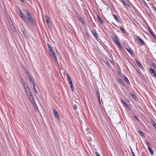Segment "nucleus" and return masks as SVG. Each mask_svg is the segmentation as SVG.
I'll list each match as a JSON object with an SVG mask.
<instances>
[{
  "label": "nucleus",
  "instance_id": "1",
  "mask_svg": "<svg viewBox=\"0 0 156 156\" xmlns=\"http://www.w3.org/2000/svg\"><path fill=\"white\" fill-rule=\"evenodd\" d=\"M19 14L21 18L23 20L24 22L25 23H27V21L26 20V17L25 16V15L22 13L21 10L19 9Z\"/></svg>",
  "mask_w": 156,
  "mask_h": 156
},
{
  "label": "nucleus",
  "instance_id": "2",
  "mask_svg": "<svg viewBox=\"0 0 156 156\" xmlns=\"http://www.w3.org/2000/svg\"><path fill=\"white\" fill-rule=\"evenodd\" d=\"M26 20L27 21V23H26L27 24H28L29 23H30L32 25H33L34 23V20L32 18L31 16L27 18H26Z\"/></svg>",
  "mask_w": 156,
  "mask_h": 156
},
{
  "label": "nucleus",
  "instance_id": "3",
  "mask_svg": "<svg viewBox=\"0 0 156 156\" xmlns=\"http://www.w3.org/2000/svg\"><path fill=\"white\" fill-rule=\"evenodd\" d=\"M117 36H116V37H112V39L114 40V41L116 43L117 45L120 48H121L122 47V46L121 45L119 41L118 38Z\"/></svg>",
  "mask_w": 156,
  "mask_h": 156
},
{
  "label": "nucleus",
  "instance_id": "4",
  "mask_svg": "<svg viewBox=\"0 0 156 156\" xmlns=\"http://www.w3.org/2000/svg\"><path fill=\"white\" fill-rule=\"evenodd\" d=\"M51 109L53 111V114L55 117L58 119H59V117L58 115V114L57 111L54 108H52Z\"/></svg>",
  "mask_w": 156,
  "mask_h": 156
},
{
  "label": "nucleus",
  "instance_id": "5",
  "mask_svg": "<svg viewBox=\"0 0 156 156\" xmlns=\"http://www.w3.org/2000/svg\"><path fill=\"white\" fill-rule=\"evenodd\" d=\"M135 40L137 41H139V42L138 43H139L141 45H144L145 44L144 42L139 36H138L137 38L135 39Z\"/></svg>",
  "mask_w": 156,
  "mask_h": 156
},
{
  "label": "nucleus",
  "instance_id": "6",
  "mask_svg": "<svg viewBox=\"0 0 156 156\" xmlns=\"http://www.w3.org/2000/svg\"><path fill=\"white\" fill-rule=\"evenodd\" d=\"M149 70L151 74L152 75L156 77V73L155 71L152 68L149 69Z\"/></svg>",
  "mask_w": 156,
  "mask_h": 156
},
{
  "label": "nucleus",
  "instance_id": "7",
  "mask_svg": "<svg viewBox=\"0 0 156 156\" xmlns=\"http://www.w3.org/2000/svg\"><path fill=\"white\" fill-rule=\"evenodd\" d=\"M22 81H21L25 89L26 88H27L29 87L28 85L25 82V81L23 80V79H22Z\"/></svg>",
  "mask_w": 156,
  "mask_h": 156
},
{
  "label": "nucleus",
  "instance_id": "8",
  "mask_svg": "<svg viewBox=\"0 0 156 156\" xmlns=\"http://www.w3.org/2000/svg\"><path fill=\"white\" fill-rule=\"evenodd\" d=\"M68 81L69 83V84L71 88L72 91H73L74 90V87H73V82L72 80L71 79L70 80H68Z\"/></svg>",
  "mask_w": 156,
  "mask_h": 156
},
{
  "label": "nucleus",
  "instance_id": "9",
  "mask_svg": "<svg viewBox=\"0 0 156 156\" xmlns=\"http://www.w3.org/2000/svg\"><path fill=\"white\" fill-rule=\"evenodd\" d=\"M50 54L51 56L53 58H56V56L55 55V52L53 51L50 52Z\"/></svg>",
  "mask_w": 156,
  "mask_h": 156
},
{
  "label": "nucleus",
  "instance_id": "10",
  "mask_svg": "<svg viewBox=\"0 0 156 156\" xmlns=\"http://www.w3.org/2000/svg\"><path fill=\"white\" fill-rule=\"evenodd\" d=\"M31 83L33 85V89H34L35 92L36 93L38 94V92L37 91V90H36V88H35V85L34 83V81L33 80H32V81L31 82Z\"/></svg>",
  "mask_w": 156,
  "mask_h": 156
},
{
  "label": "nucleus",
  "instance_id": "11",
  "mask_svg": "<svg viewBox=\"0 0 156 156\" xmlns=\"http://www.w3.org/2000/svg\"><path fill=\"white\" fill-rule=\"evenodd\" d=\"M121 101L122 104L124 105V106L126 108H129V105L127 103H126L122 99L121 100Z\"/></svg>",
  "mask_w": 156,
  "mask_h": 156
},
{
  "label": "nucleus",
  "instance_id": "12",
  "mask_svg": "<svg viewBox=\"0 0 156 156\" xmlns=\"http://www.w3.org/2000/svg\"><path fill=\"white\" fill-rule=\"evenodd\" d=\"M45 20L47 25L49 26V18L47 16H46L45 17Z\"/></svg>",
  "mask_w": 156,
  "mask_h": 156
},
{
  "label": "nucleus",
  "instance_id": "13",
  "mask_svg": "<svg viewBox=\"0 0 156 156\" xmlns=\"http://www.w3.org/2000/svg\"><path fill=\"white\" fill-rule=\"evenodd\" d=\"M147 148L151 154L153 155L154 154V151L150 147H148Z\"/></svg>",
  "mask_w": 156,
  "mask_h": 156
},
{
  "label": "nucleus",
  "instance_id": "14",
  "mask_svg": "<svg viewBox=\"0 0 156 156\" xmlns=\"http://www.w3.org/2000/svg\"><path fill=\"white\" fill-rule=\"evenodd\" d=\"M149 31L150 32L151 34L153 36V37L154 38H156V36L155 35V34H154L153 33V32L151 30L150 28H149Z\"/></svg>",
  "mask_w": 156,
  "mask_h": 156
},
{
  "label": "nucleus",
  "instance_id": "15",
  "mask_svg": "<svg viewBox=\"0 0 156 156\" xmlns=\"http://www.w3.org/2000/svg\"><path fill=\"white\" fill-rule=\"evenodd\" d=\"M91 31L94 36L96 38H97L98 37V35L94 31L92 30H91Z\"/></svg>",
  "mask_w": 156,
  "mask_h": 156
},
{
  "label": "nucleus",
  "instance_id": "16",
  "mask_svg": "<svg viewBox=\"0 0 156 156\" xmlns=\"http://www.w3.org/2000/svg\"><path fill=\"white\" fill-rule=\"evenodd\" d=\"M97 17L98 18L100 23L101 24H103V22L101 19L98 16H97Z\"/></svg>",
  "mask_w": 156,
  "mask_h": 156
},
{
  "label": "nucleus",
  "instance_id": "17",
  "mask_svg": "<svg viewBox=\"0 0 156 156\" xmlns=\"http://www.w3.org/2000/svg\"><path fill=\"white\" fill-rule=\"evenodd\" d=\"M47 45L50 52L51 51H53V50L52 49L51 47V46L48 43L47 44Z\"/></svg>",
  "mask_w": 156,
  "mask_h": 156
},
{
  "label": "nucleus",
  "instance_id": "18",
  "mask_svg": "<svg viewBox=\"0 0 156 156\" xmlns=\"http://www.w3.org/2000/svg\"><path fill=\"white\" fill-rule=\"evenodd\" d=\"M25 91L26 93H29V92L30 93V91H31L30 90V88L29 87L26 88L25 89Z\"/></svg>",
  "mask_w": 156,
  "mask_h": 156
},
{
  "label": "nucleus",
  "instance_id": "19",
  "mask_svg": "<svg viewBox=\"0 0 156 156\" xmlns=\"http://www.w3.org/2000/svg\"><path fill=\"white\" fill-rule=\"evenodd\" d=\"M126 49L127 51L132 56H133V53L132 51H131V49L130 48H126Z\"/></svg>",
  "mask_w": 156,
  "mask_h": 156
},
{
  "label": "nucleus",
  "instance_id": "20",
  "mask_svg": "<svg viewBox=\"0 0 156 156\" xmlns=\"http://www.w3.org/2000/svg\"><path fill=\"white\" fill-rule=\"evenodd\" d=\"M151 122H152L153 126H154V128L156 129V124L155 122L153 119H152L151 120Z\"/></svg>",
  "mask_w": 156,
  "mask_h": 156
},
{
  "label": "nucleus",
  "instance_id": "21",
  "mask_svg": "<svg viewBox=\"0 0 156 156\" xmlns=\"http://www.w3.org/2000/svg\"><path fill=\"white\" fill-rule=\"evenodd\" d=\"M136 62L137 63V64L138 65L139 67L141 68L142 69V68L143 67V66L142 65L139 63V62L138 61H136Z\"/></svg>",
  "mask_w": 156,
  "mask_h": 156
},
{
  "label": "nucleus",
  "instance_id": "22",
  "mask_svg": "<svg viewBox=\"0 0 156 156\" xmlns=\"http://www.w3.org/2000/svg\"><path fill=\"white\" fill-rule=\"evenodd\" d=\"M29 98L31 102H34V99L33 96L32 97H29Z\"/></svg>",
  "mask_w": 156,
  "mask_h": 156
},
{
  "label": "nucleus",
  "instance_id": "23",
  "mask_svg": "<svg viewBox=\"0 0 156 156\" xmlns=\"http://www.w3.org/2000/svg\"><path fill=\"white\" fill-rule=\"evenodd\" d=\"M118 81L121 83L122 84V85H124V84L123 82V81L120 79H118Z\"/></svg>",
  "mask_w": 156,
  "mask_h": 156
},
{
  "label": "nucleus",
  "instance_id": "24",
  "mask_svg": "<svg viewBox=\"0 0 156 156\" xmlns=\"http://www.w3.org/2000/svg\"><path fill=\"white\" fill-rule=\"evenodd\" d=\"M79 20L84 25H85V23L84 22L82 18L80 19Z\"/></svg>",
  "mask_w": 156,
  "mask_h": 156
},
{
  "label": "nucleus",
  "instance_id": "25",
  "mask_svg": "<svg viewBox=\"0 0 156 156\" xmlns=\"http://www.w3.org/2000/svg\"><path fill=\"white\" fill-rule=\"evenodd\" d=\"M28 97H32L33 96V94H32L31 91L30 92H29V93H27Z\"/></svg>",
  "mask_w": 156,
  "mask_h": 156
},
{
  "label": "nucleus",
  "instance_id": "26",
  "mask_svg": "<svg viewBox=\"0 0 156 156\" xmlns=\"http://www.w3.org/2000/svg\"><path fill=\"white\" fill-rule=\"evenodd\" d=\"M113 16L114 18L116 20V21L118 22V18L114 14H113Z\"/></svg>",
  "mask_w": 156,
  "mask_h": 156
},
{
  "label": "nucleus",
  "instance_id": "27",
  "mask_svg": "<svg viewBox=\"0 0 156 156\" xmlns=\"http://www.w3.org/2000/svg\"><path fill=\"white\" fill-rule=\"evenodd\" d=\"M139 133L140 134V135L141 136H144V133L143 131H139Z\"/></svg>",
  "mask_w": 156,
  "mask_h": 156
},
{
  "label": "nucleus",
  "instance_id": "28",
  "mask_svg": "<svg viewBox=\"0 0 156 156\" xmlns=\"http://www.w3.org/2000/svg\"><path fill=\"white\" fill-rule=\"evenodd\" d=\"M67 79L68 80H71V78L69 75L68 73L67 74Z\"/></svg>",
  "mask_w": 156,
  "mask_h": 156
},
{
  "label": "nucleus",
  "instance_id": "29",
  "mask_svg": "<svg viewBox=\"0 0 156 156\" xmlns=\"http://www.w3.org/2000/svg\"><path fill=\"white\" fill-rule=\"evenodd\" d=\"M120 29L124 33H125L126 32V31L124 29L121 27H120Z\"/></svg>",
  "mask_w": 156,
  "mask_h": 156
},
{
  "label": "nucleus",
  "instance_id": "30",
  "mask_svg": "<svg viewBox=\"0 0 156 156\" xmlns=\"http://www.w3.org/2000/svg\"><path fill=\"white\" fill-rule=\"evenodd\" d=\"M130 95L133 98H136V96L135 95H134L133 93H131L130 94Z\"/></svg>",
  "mask_w": 156,
  "mask_h": 156
},
{
  "label": "nucleus",
  "instance_id": "31",
  "mask_svg": "<svg viewBox=\"0 0 156 156\" xmlns=\"http://www.w3.org/2000/svg\"><path fill=\"white\" fill-rule=\"evenodd\" d=\"M124 79L127 82V83H129V80H128V79H127V78L126 76H124Z\"/></svg>",
  "mask_w": 156,
  "mask_h": 156
},
{
  "label": "nucleus",
  "instance_id": "32",
  "mask_svg": "<svg viewBox=\"0 0 156 156\" xmlns=\"http://www.w3.org/2000/svg\"><path fill=\"white\" fill-rule=\"evenodd\" d=\"M26 16H27V17H26V18H27L29 17H30V16L31 15H30V13H27V14L26 15Z\"/></svg>",
  "mask_w": 156,
  "mask_h": 156
},
{
  "label": "nucleus",
  "instance_id": "33",
  "mask_svg": "<svg viewBox=\"0 0 156 156\" xmlns=\"http://www.w3.org/2000/svg\"><path fill=\"white\" fill-rule=\"evenodd\" d=\"M25 12L27 14V13H30L29 11L27 9H25Z\"/></svg>",
  "mask_w": 156,
  "mask_h": 156
},
{
  "label": "nucleus",
  "instance_id": "34",
  "mask_svg": "<svg viewBox=\"0 0 156 156\" xmlns=\"http://www.w3.org/2000/svg\"><path fill=\"white\" fill-rule=\"evenodd\" d=\"M146 144H147V147H150L149 146V145H150V143H149V142H146Z\"/></svg>",
  "mask_w": 156,
  "mask_h": 156
},
{
  "label": "nucleus",
  "instance_id": "35",
  "mask_svg": "<svg viewBox=\"0 0 156 156\" xmlns=\"http://www.w3.org/2000/svg\"><path fill=\"white\" fill-rule=\"evenodd\" d=\"M77 106L76 105H75L74 106V110L77 109Z\"/></svg>",
  "mask_w": 156,
  "mask_h": 156
},
{
  "label": "nucleus",
  "instance_id": "36",
  "mask_svg": "<svg viewBox=\"0 0 156 156\" xmlns=\"http://www.w3.org/2000/svg\"><path fill=\"white\" fill-rule=\"evenodd\" d=\"M89 134L90 135V140H92V137H93V136L92 134Z\"/></svg>",
  "mask_w": 156,
  "mask_h": 156
},
{
  "label": "nucleus",
  "instance_id": "37",
  "mask_svg": "<svg viewBox=\"0 0 156 156\" xmlns=\"http://www.w3.org/2000/svg\"><path fill=\"white\" fill-rule=\"evenodd\" d=\"M29 80L31 82L32 80V78L30 76H29Z\"/></svg>",
  "mask_w": 156,
  "mask_h": 156
},
{
  "label": "nucleus",
  "instance_id": "38",
  "mask_svg": "<svg viewBox=\"0 0 156 156\" xmlns=\"http://www.w3.org/2000/svg\"><path fill=\"white\" fill-rule=\"evenodd\" d=\"M95 154L96 156H100L99 154H98L97 152H95Z\"/></svg>",
  "mask_w": 156,
  "mask_h": 156
},
{
  "label": "nucleus",
  "instance_id": "39",
  "mask_svg": "<svg viewBox=\"0 0 156 156\" xmlns=\"http://www.w3.org/2000/svg\"><path fill=\"white\" fill-rule=\"evenodd\" d=\"M77 18L79 20L80 19H81V18L80 17V16H77Z\"/></svg>",
  "mask_w": 156,
  "mask_h": 156
},
{
  "label": "nucleus",
  "instance_id": "40",
  "mask_svg": "<svg viewBox=\"0 0 156 156\" xmlns=\"http://www.w3.org/2000/svg\"><path fill=\"white\" fill-rule=\"evenodd\" d=\"M134 117L135 118H136V119L137 120H138V121H139V119H138V118H137V117L136 116V115H134Z\"/></svg>",
  "mask_w": 156,
  "mask_h": 156
},
{
  "label": "nucleus",
  "instance_id": "41",
  "mask_svg": "<svg viewBox=\"0 0 156 156\" xmlns=\"http://www.w3.org/2000/svg\"><path fill=\"white\" fill-rule=\"evenodd\" d=\"M152 8L153 9L156 10V9L154 6H152Z\"/></svg>",
  "mask_w": 156,
  "mask_h": 156
},
{
  "label": "nucleus",
  "instance_id": "42",
  "mask_svg": "<svg viewBox=\"0 0 156 156\" xmlns=\"http://www.w3.org/2000/svg\"><path fill=\"white\" fill-rule=\"evenodd\" d=\"M122 2L125 5H126V3L125 2V1L124 0H122Z\"/></svg>",
  "mask_w": 156,
  "mask_h": 156
},
{
  "label": "nucleus",
  "instance_id": "43",
  "mask_svg": "<svg viewBox=\"0 0 156 156\" xmlns=\"http://www.w3.org/2000/svg\"><path fill=\"white\" fill-rule=\"evenodd\" d=\"M131 153H132V156H133L135 155V154H134L133 151H132V152Z\"/></svg>",
  "mask_w": 156,
  "mask_h": 156
},
{
  "label": "nucleus",
  "instance_id": "44",
  "mask_svg": "<svg viewBox=\"0 0 156 156\" xmlns=\"http://www.w3.org/2000/svg\"><path fill=\"white\" fill-rule=\"evenodd\" d=\"M27 75L29 76H29H30V75L28 73V72H27Z\"/></svg>",
  "mask_w": 156,
  "mask_h": 156
},
{
  "label": "nucleus",
  "instance_id": "45",
  "mask_svg": "<svg viewBox=\"0 0 156 156\" xmlns=\"http://www.w3.org/2000/svg\"><path fill=\"white\" fill-rule=\"evenodd\" d=\"M145 5L148 8H149V7L148 6V5L147 4H145Z\"/></svg>",
  "mask_w": 156,
  "mask_h": 156
},
{
  "label": "nucleus",
  "instance_id": "46",
  "mask_svg": "<svg viewBox=\"0 0 156 156\" xmlns=\"http://www.w3.org/2000/svg\"><path fill=\"white\" fill-rule=\"evenodd\" d=\"M97 95L98 97L99 96H100L99 93H98V94H97Z\"/></svg>",
  "mask_w": 156,
  "mask_h": 156
},
{
  "label": "nucleus",
  "instance_id": "47",
  "mask_svg": "<svg viewBox=\"0 0 156 156\" xmlns=\"http://www.w3.org/2000/svg\"><path fill=\"white\" fill-rule=\"evenodd\" d=\"M96 93H97V94H98V93H99V91L98 90V91L96 92Z\"/></svg>",
  "mask_w": 156,
  "mask_h": 156
},
{
  "label": "nucleus",
  "instance_id": "48",
  "mask_svg": "<svg viewBox=\"0 0 156 156\" xmlns=\"http://www.w3.org/2000/svg\"><path fill=\"white\" fill-rule=\"evenodd\" d=\"M98 100L100 99V96H99L98 97Z\"/></svg>",
  "mask_w": 156,
  "mask_h": 156
},
{
  "label": "nucleus",
  "instance_id": "49",
  "mask_svg": "<svg viewBox=\"0 0 156 156\" xmlns=\"http://www.w3.org/2000/svg\"><path fill=\"white\" fill-rule=\"evenodd\" d=\"M98 101H99V103L100 104H101V101H100V99L98 100Z\"/></svg>",
  "mask_w": 156,
  "mask_h": 156
},
{
  "label": "nucleus",
  "instance_id": "50",
  "mask_svg": "<svg viewBox=\"0 0 156 156\" xmlns=\"http://www.w3.org/2000/svg\"><path fill=\"white\" fill-rule=\"evenodd\" d=\"M22 2H24V0H20Z\"/></svg>",
  "mask_w": 156,
  "mask_h": 156
},
{
  "label": "nucleus",
  "instance_id": "51",
  "mask_svg": "<svg viewBox=\"0 0 156 156\" xmlns=\"http://www.w3.org/2000/svg\"><path fill=\"white\" fill-rule=\"evenodd\" d=\"M131 152H132V151H133L132 149H131Z\"/></svg>",
  "mask_w": 156,
  "mask_h": 156
},
{
  "label": "nucleus",
  "instance_id": "52",
  "mask_svg": "<svg viewBox=\"0 0 156 156\" xmlns=\"http://www.w3.org/2000/svg\"><path fill=\"white\" fill-rule=\"evenodd\" d=\"M119 74H121V72H119Z\"/></svg>",
  "mask_w": 156,
  "mask_h": 156
},
{
  "label": "nucleus",
  "instance_id": "53",
  "mask_svg": "<svg viewBox=\"0 0 156 156\" xmlns=\"http://www.w3.org/2000/svg\"><path fill=\"white\" fill-rule=\"evenodd\" d=\"M119 74H121V72H119Z\"/></svg>",
  "mask_w": 156,
  "mask_h": 156
},
{
  "label": "nucleus",
  "instance_id": "54",
  "mask_svg": "<svg viewBox=\"0 0 156 156\" xmlns=\"http://www.w3.org/2000/svg\"><path fill=\"white\" fill-rule=\"evenodd\" d=\"M119 74H121V72H119Z\"/></svg>",
  "mask_w": 156,
  "mask_h": 156
},
{
  "label": "nucleus",
  "instance_id": "55",
  "mask_svg": "<svg viewBox=\"0 0 156 156\" xmlns=\"http://www.w3.org/2000/svg\"><path fill=\"white\" fill-rule=\"evenodd\" d=\"M127 5V6H129V5Z\"/></svg>",
  "mask_w": 156,
  "mask_h": 156
},
{
  "label": "nucleus",
  "instance_id": "56",
  "mask_svg": "<svg viewBox=\"0 0 156 156\" xmlns=\"http://www.w3.org/2000/svg\"><path fill=\"white\" fill-rule=\"evenodd\" d=\"M147 0L149 1L150 0Z\"/></svg>",
  "mask_w": 156,
  "mask_h": 156
},
{
  "label": "nucleus",
  "instance_id": "57",
  "mask_svg": "<svg viewBox=\"0 0 156 156\" xmlns=\"http://www.w3.org/2000/svg\"><path fill=\"white\" fill-rule=\"evenodd\" d=\"M135 156V155H134V156Z\"/></svg>",
  "mask_w": 156,
  "mask_h": 156
}]
</instances>
